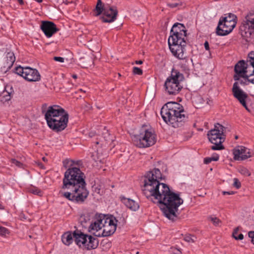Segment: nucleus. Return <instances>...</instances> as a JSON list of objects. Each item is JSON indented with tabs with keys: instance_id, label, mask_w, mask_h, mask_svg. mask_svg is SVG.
<instances>
[{
	"instance_id": "nucleus-1",
	"label": "nucleus",
	"mask_w": 254,
	"mask_h": 254,
	"mask_svg": "<svg viewBox=\"0 0 254 254\" xmlns=\"http://www.w3.org/2000/svg\"><path fill=\"white\" fill-rule=\"evenodd\" d=\"M142 190L147 198L162 205L161 209L168 219L172 221L179 219L178 207L184 200L179 194L171 191L167 185L159 183L152 187L148 186Z\"/></svg>"
},
{
	"instance_id": "nucleus-2",
	"label": "nucleus",
	"mask_w": 254,
	"mask_h": 254,
	"mask_svg": "<svg viewBox=\"0 0 254 254\" xmlns=\"http://www.w3.org/2000/svg\"><path fill=\"white\" fill-rule=\"evenodd\" d=\"M161 115L163 120L174 127L183 126L188 121L184 107L176 102H169L161 108Z\"/></svg>"
},
{
	"instance_id": "nucleus-3",
	"label": "nucleus",
	"mask_w": 254,
	"mask_h": 254,
	"mask_svg": "<svg viewBox=\"0 0 254 254\" xmlns=\"http://www.w3.org/2000/svg\"><path fill=\"white\" fill-rule=\"evenodd\" d=\"M85 175L79 168L72 167L68 168L64 173L63 180V189H74L79 190L89 194L86 188Z\"/></svg>"
},
{
	"instance_id": "nucleus-4",
	"label": "nucleus",
	"mask_w": 254,
	"mask_h": 254,
	"mask_svg": "<svg viewBox=\"0 0 254 254\" xmlns=\"http://www.w3.org/2000/svg\"><path fill=\"white\" fill-rule=\"evenodd\" d=\"M133 144L140 148H145L154 145L156 142V135L150 127L144 125L139 129L138 134L132 138Z\"/></svg>"
},
{
	"instance_id": "nucleus-5",
	"label": "nucleus",
	"mask_w": 254,
	"mask_h": 254,
	"mask_svg": "<svg viewBox=\"0 0 254 254\" xmlns=\"http://www.w3.org/2000/svg\"><path fill=\"white\" fill-rule=\"evenodd\" d=\"M171 35L168 39L169 48L175 46H186L187 30L183 24L175 23L170 31Z\"/></svg>"
},
{
	"instance_id": "nucleus-6",
	"label": "nucleus",
	"mask_w": 254,
	"mask_h": 254,
	"mask_svg": "<svg viewBox=\"0 0 254 254\" xmlns=\"http://www.w3.org/2000/svg\"><path fill=\"white\" fill-rule=\"evenodd\" d=\"M184 79L183 74L173 68L171 75L167 78L164 85L166 92L169 95L178 94L183 88L180 82Z\"/></svg>"
},
{
	"instance_id": "nucleus-7",
	"label": "nucleus",
	"mask_w": 254,
	"mask_h": 254,
	"mask_svg": "<svg viewBox=\"0 0 254 254\" xmlns=\"http://www.w3.org/2000/svg\"><path fill=\"white\" fill-rule=\"evenodd\" d=\"M95 11V16L103 13L101 19L105 23H111L115 21L118 14L116 6H111L109 4H103L101 0H97Z\"/></svg>"
},
{
	"instance_id": "nucleus-8",
	"label": "nucleus",
	"mask_w": 254,
	"mask_h": 254,
	"mask_svg": "<svg viewBox=\"0 0 254 254\" xmlns=\"http://www.w3.org/2000/svg\"><path fill=\"white\" fill-rule=\"evenodd\" d=\"M226 127L217 123L214 125L213 129L209 130L207 133V136L209 141L213 145L211 146V149L213 150H220L224 149L222 143L225 140L224 132Z\"/></svg>"
},
{
	"instance_id": "nucleus-9",
	"label": "nucleus",
	"mask_w": 254,
	"mask_h": 254,
	"mask_svg": "<svg viewBox=\"0 0 254 254\" xmlns=\"http://www.w3.org/2000/svg\"><path fill=\"white\" fill-rule=\"evenodd\" d=\"M74 241L79 247L87 250L96 249L98 246V240L91 236L84 234L79 230L73 233Z\"/></svg>"
},
{
	"instance_id": "nucleus-10",
	"label": "nucleus",
	"mask_w": 254,
	"mask_h": 254,
	"mask_svg": "<svg viewBox=\"0 0 254 254\" xmlns=\"http://www.w3.org/2000/svg\"><path fill=\"white\" fill-rule=\"evenodd\" d=\"M237 17L233 13L221 17L216 28V33L219 36H226L232 32L237 23Z\"/></svg>"
},
{
	"instance_id": "nucleus-11",
	"label": "nucleus",
	"mask_w": 254,
	"mask_h": 254,
	"mask_svg": "<svg viewBox=\"0 0 254 254\" xmlns=\"http://www.w3.org/2000/svg\"><path fill=\"white\" fill-rule=\"evenodd\" d=\"M186 46H175L170 49L173 55L179 60V65L184 70H189L192 63V60L190 58L186 53Z\"/></svg>"
},
{
	"instance_id": "nucleus-12",
	"label": "nucleus",
	"mask_w": 254,
	"mask_h": 254,
	"mask_svg": "<svg viewBox=\"0 0 254 254\" xmlns=\"http://www.w3.org/2000/svg\"><path fill=\"white\" fill-rule=\"evenodd\" d=\"M15 72L19 75L22 76L25 80L30 82L38 81L41 79L39 71L35 68L29 66H17L15 68Z\"/></svg>"
},
{
	"instance_id": "nucleus-13",
	"label": "nucleus",
	"mask_w": 254,
	"mask_h": 254,
	"mask_svg": "<svg viewBox=\"0 0 254 254\" xmlns=\"http://www.w3.org/2000/svg\"><path fill=\"white\" fill-rule=\"evenodd\" d=\"M69 191L62 192V195L64 197L74 202L82 203L87 199L89 194L83 191L74 189H68Z\"/></svg>"
},
{
	"instance_id": "nucleus-14",
	"label": "nucleus",
	"mask_w": 254,
	"mask_h": 254,
	"mask_svg": "<svg viewBox=\"0 0 254 254\" xmlns=\"http://www.w3.org/2000/svg\"><path fill=\"white\" fill-rule=\"evenodd\" d=\"M162 179V174L158 169H154L149 171L146 174L143 189H147L148 186L151 187L160 183L159 180Z\"/></svg>"
},
{
	"instance_id": "nucleus-15",
	"label": "nucleus",
	"mask_w": 254,
	"mask_h": 254,
	"mask_svg": "<svg viewBox=\"0 0 254 254\" xmlns=\"http://www.w3.org/2000/svg\"><path fill=\"white\" fill-rule=\"evenodd\" d=\"M104 226L102 234L103 237H108L113 235L117 229V220L115 217L106 218L103 217Z\"/></svg>"
},
{
	"instance_id": "nucleus-16",
	"label": "nucleus",
	"mask_w": 254,
	"mask_h": 254,
	"mask_svg": "<svg viewBox=\"0 0 254 254\" xmlns=\"http://www.w3.org/2000/svg\"><path fill=\"white\" fill-rule=\"evenodd\" d=\"M232 91L234 97L239 101L240 103L248 111L250 112V109L248 108L246 103V100L248 98V95L240 88L238 82H236L233 84Z\"/></svg>"
},
{
	"instance_id": "nucleus-17",
	"label": "nucleus",
	"mask_w": 254,
	"mask_h": 254,
	"mask_svg": "<svg viewBox=\"0 0 254 254\" xmlns=\"http://www.w3.org/2000/svg\"><path fill=\"white\" fill-rule=\"evenodd\" d=\"M254 12H250L245 17V20L243 22L241 29L249 33L250 35H254Z\"/></svg>"
},
{
	"instance_id": "nucleus-18",
	"label": "nucleus",
	"mask_w": 254,
	"mask_h": 254,
	"mask_svg": "<svg viewBox=\"0 0 254 254\" xmlns=\"http://www.w3.org/2000/svg\"><path fill=\"white\" fill-rule=\"evenodd\" d=\"M40 28L48 38L52 37L59 31V29L57 27L56 25L54 22L49 21H42Z\"/></svg>"
},
{
	"instance_id": "nucleus-19",
	"label": "nucleus",
	"mask_w": 254,
	"mask_h": 254,
	"mask_svg": "<svg viewBox=\"0 0 254 254\" xmlns=\"http://www.w3.org/2000/svg\"><path fill=\"white\" fill-rule=\"evenodd\" d=\"M233 153L235 160H244L251 156L250 150L244 146H238L234 149Z\"/></svg>"
},
{
	"instance_id": "nucleus-20",
	"label": "nucleus",
	"mask_w": 254,
	"mask_h": 254,
	"mask_svg": "<svg viewBox=\"0 0 254 254\" xmlns=\"http://www.w3.org/2000/svg\"><path fill=\"white\" fill-rule=\"evenodd\" d=\"M244 79L245 80L254 73V51L251 52L246 62Z\"/></svg>"
},
{
	"instance_id": "nucleus-21",
	"label": "nucleus",
	"mask_w": 254,
	"mask_h": 254,
	"mask_svg": "<svg viewBox=\"0 0 254 254\" xmlns=\"http://www.w3.org/2000/svg\"><path fill=\"white\" fill-rule=\"evenodd\" d=\"M63 111L64 109L58 105L49 106L45 113V118L47 123Z\"/></svg>"
},
{
	"instance_id": "nucleus-22",
	"label": "nucleus",
	"mask_w": 254,
	"mask_h": 254,
	"mask_svg": "<svg viewBox=\"0 0 254 254\" xmlns=\"http://www.w3.org/2000/svg\"><path fill=\"white\" fill-rule=\"evenodd\" d=\"M246 62L244 60L240 61L235 66V74L234 76L235 80H239L240 77L244 78Z\"/></svg>"
},
{
	"instance_id": "nucleus-23",
	"label": "nucleus",
	"mask_w": 254,
	"mask_h": 254,
	"mask_svg": "<svg viewBox=\"0 0 254 254\" xmlns=\"http://www.w3.org/2000/svg\"><path fill=\"white\" fill-rule=\"evenodd\" d=\"M68 118H64V119L58 120V122L54 123L52 126L48 125V126L52 130L59 132L63 130L67 126Z\"/></svg>"
},
{
	"instance_id": "nucleus-24",
	"label": "nucleus",
	"mask_w": 254,
	"mask_h": 254,
	"mask_svg": "<svg viewBox=\"0 0 254 254\" xmlns=\"http://www.w3.org/2000/svg\"><path fill=\"white\" fill-rule=\"evenodd\" d=\"M121 201L129 209L132 211H136L139 209V206L137 202L133 199L126 198L125 196L120 197Z\"/></svg>"
},
{
	"instance_id": "nucleus-25",
	"label": "nucleus",
	"mask_w": 254,
	"mask_h": 254,
	"mask_svg": "<svg viewBox=\"0 0 254 254\" xmlns=\"http://www.w3.org/2000/svg\"><path fill=\"white\" fill-rule=\"evenodd\" d=\"M103 217L104 216H99L94 222L92 223L90 226L89 229L91 230H95L98 231L101 229L104 226Z\"/></svg>"
},
{
	"instance_id": "nucleus-26",
	"label": "nucleus",
	"mask_w": 254,
	"mask_h": 254,
	"mask_svg": "<svg viewBox=\"0 0 254 254\" xmlns=\"http://www.w3.org/2000/svg\"><path fill=\"white\" fill-rule=\"evenodd\" d=\"M15 61V57L13 52H8L6 54L5 63L4 67L7 69H9Z\"/></svg>"
},
{
	"instance_id": "nucleus-27",
	"label": "nucleus",
	"mask_w": 254,
	"mask_h": 254,
	"mask_svg": "<svg viewBox=\"0 0 254 254\" xmlns=\"http://www.w3.org/2000/svg\"><path fill=\"white\" fill-rule=\"evenodd\" d=\"M64 118H68V115L64 109L63 111L59 114H57L56 116H55L54 118H53L51 121L48 122L47 125H53V123H55L58 122V120L64 119Z\"/></svg>"
},
{
	"instance_id": "nucleus-28",
	"label": "nucleus",
	"mask_w": 254,
	"mask_h": 254,
	"mask_svg": "<svg viewBox=\"0 0 254 254\" xmlns=\"http://www.w3.org/2000/svg\"><path fill=\"white\" fill-rule=\"evenodd\" d=\"M73 238V235L70 232H66L62 236V240L64 244L69 246L72 243Z\"/></svg>"
},
{
	"instance_id": "nucleus-29",
	"label": "nucleus",
	"mask_w": 254,
	"mask_h": 254,
	"mask_svg": "<svg viewBox=\"0 0 254 254\" xmlns=\"http://www.w3.org/2000/svg\"><path fill=\"white\" fill-rule=\"evenodd\" d=\"M239 228H236L232 233L233 237L236 240H242L244 238V236L242 234H238Z\"/></svg>"
},
{
	"instance_id": "nucleus-30",
	"label": "nucleus",
	"mask_w": 254,
	"mask_h": 254,
	"mask_svg": "<svg viewBox=\"0 0 254 254\" xmlns=\"http://www.w3.org/2000/svg\"><path fill=\"white\" fill-rule=\"evenodd\" d=\"M29 192L31 193L36 194L39 196H41L42 195V191L36 187H32L29 189Z\"/></svg>"
},
{
	"instance_id": "nucleus-31",
	"label": "nucleus",
	"mask_w": 254,
	"mask_h": 254,
	"mask_svg": "<svg viewBox=\"0 0 254 254\" xmlns=\"http://www.w3.org/2000/svg\"><path fill=\"white\" fill-rule=\"evenodd\" d=\"M6 88L7 87L5 88V91L3 92V97L5 98V101H9L11 99L12 88L11 87L10 88V91H7L6 90Z\"/></svg>"
},
{
	"instance_id": "nucleus-32",
	"label": "nucleus",
	"mask_w": 254,
	"mask_h": 254,
	"mask_svg": "<svg viewBox=\"0 0 254 254\" xmlns=\"http://www.w3.org/2000/svg\"><path fill=\"white\" fill-rule=\"evenodd\" d=\"M239 172L242 175L245 176H250L251 175V173L250 171L245 167H242L239 169Z\"/></svg>"
},
{
	"instance_id": "nucleus-33",
	"label": "nucleus",
	"mask_w": 254,
	"mask_h": 254,
	"mask_svg": "<svg viewBox=\"0 0 254 254\" xmlns=\"http://www.w3.org/2000/svg\"><path fill=\"white\" fill-rule=\"evenodd\" d=\"M184 240L188 243H194L196 239V237L193 235H185L184 238Z\"/></svg>"
},
{
	"instance_id": "nucleus-34",
	"label": "nucleus",
	"mask_w": 254,
	"mask_h": 254,
	"mask_svg": "<svg viewBox=\"0 0 254 254\" xmlns=\"http://www.w3.org/2000/svg\"><path fill=\"white\" fill-rule=\"evenodd\" d=\"M209 219L213 223L215 226L218 225L220 223V220L216 217L210 216Z\"/></svg>"
},
{
	"instance_id": "nucleus-35",
	"label": "nucleus",
	"mask_w": 254,
	"mask_h": 254,
	"mask_svg": "<svg viewBox=\"0 0 254 254\" xmlns=\"http://www.w3.org/2000/svg\"><path fill=\"white\" fill-rule=\"evenodd\" d=\"M9 233V230L2 226H0V235L1 236H5L6 234Z\"/></svg>"
},
{
	"instance_id": "nucleus-36",
	"label": "nucleus",
	"mask_w": 254,
	"mask_h": 254,
	"mask_svg": "<svg viewBox=\"0 0 254 254\" xmlns=\"http://www.w3.org/2000/svg\"><path fill=\"white\" fill-rule=\"evenodd\" d=\"M10 162L12 164L15 165L19 168H23V164L22 163L15 159H11Z\"/></svg>"
},
{
	"instance_id": "nucleus-37",
	"label": "nucleus",
	"mask_w": 254,
	"mask_h": 254,
	"mask_svg": "<svg viewBox=\"0 0 254 254\" xmlns=\"http://www.w3.org/2000/svg\"><path fill=\"white\" fill-rule=\"evenodd\" d=\"M132 72L134 74H137V75H142L143 73L142 70L137 67H133Z\"/></svg>"
},
{
	"instance_id": "nucleus-38",
	"label": "nucleus",
	"mask_w": 254,
	"mask_h": 254,
	"mask_svg": "<svg viewBox=\"0 0 254 254\" xmlns=\"http://www.w3.org/2000/svg\"><path fill=\"white\" fill-rule=\"evenodd\" d=\"M233 186L237 189L241 188V184L237 178L234 179Z\"/></svg>"
},
{
	"instance_id": "nucleus-39",
	"label": "nucleus",
	"mask_w": 254,
	"mask_h": 254,
	"mask_svg": "<svg viewBox=\"0 0 254 254\" xmlns=\"http://www.w3.org/2000/svg\"><path fill=\"white\" fill-rule=\"evenodd\" d=\"M105 136L104 137V139L105 141H106L107 143L110 142V141H112L113 139L112 138H111L110 135L108 133H106V134H105Z\"/></svg>"
},
{
	"instance_id": "nucleus-40",
	"label": "nucleus",
	"mask_w": 254,
	"mask_h": 254,
	"mask_svg": "<svg viewBox=\"0 0 254 254\" xmlns=\"http://www.w3.org/2000/svg\"><path fill=\"white\" fill-rule=\"evenodd\" d=\"M245 80H247L248 81L254 84V73H253L252 75H250L247 78H246Z\"/></svg>"
},
{
	"instance_id": "nucleus-41",
	"label": "nucleus",
	"mask_w": 254,
	"mask_h": 254,
	"mask_svg": "<svg viewBox=\"0 0 254 254\" xmlns=\"http://www.w3.org/2000/svg\"><path fill=\"white\" fill-rule=\"evenodd\" d=\"M248 235L249 237L251 238L252 242L254 244V231L249 232Z\"/></svg>"
},
{
	"instance_id": "nucleus-42",
	"label": "nucleus",
	"mask_w": 254,
	"mask_h": 254,
	"mask_svg": "<svg viewBox=\"0 0 254 254\" xmlns=\"http://www.w3.org/2000/svg\"><path fill=\"white\" fill-rule=\"evenodd\" d=\"M54 60L57 62H59L61 63L64 62V58L60 57H55L54 58Z\"/></svg>"
},
{
	"instance_id": "nucleus-43",
	"label": "nucleus",
	"mask_w": 254,
	"mask_h": 254,
	"mask_svg": "<svg viewBox=\"0 0 254 254\" xmlns=\"http://www.w3.org/2000/svg\"><path fill=\"white\" fill-rule=\"evenodd\" d=\"M213 160L211 159V157H207L204 158V163L206 164H209L211 161Z\"/></svg>"
},
{
	"instance_id": "nucleus-44",
	"label": "nucleus",
	"mask_w": 254,
	"mask_h": 254,
	"mask_svg": "<svg viewBox=\"0 0 254 254\" xmlns=\"http://www.w3.org/2000/svg\"><path fill=\"white\" fill-rule=\"evenodd\" d=\"M179 5H182L181 3L179 4L178 3H168V5L171 8H174L177 6H178Z\"/></svg>"
},
{
	"instance_id": "nucleus-45",
	"label": "nucleus",
	"mask_w": 254,
	"mask_h": 254,
	"mask_svg": "<svg viewBox=\"0 0 254 254\" xmlns=\"http://www.w3.org/2000/svg\"><path fill=\"white\" fill-rule=\"evenodd\" d=\"M219 156L218 154H215L211 157V159L214 161H217L219 160Z\"/></svg>"
},
{
	"instance_id": "nucleus-46",
	"label": "nucleus",
	"mask_w": 254,
	"mask_h": 254,
	"mask_svg": "<svg viewBox=\"0 0 254 254\" xmlns=\"http://www.w3.org/2000/svg\"><path fill=\"white\" fill-rule=\"evenodd\" d=\"M85 108H86V109L87 110H90V109H92L91 106L90 105V104H89L88 103H85Z\"/></svg>"
},
{
	"instance_id": "nucleus-47",
	"label": "nucleus",
	"mask_w": 254,
	"mask_h": 254,
	"mask_svg": "<svg viewBox=\"0 0 254 254\" xmlns=\"http://www.w3.org/2000/svg\"><path fill=\"white\" fill-rule=\"evenodd\" d=\"M222 193L224 195H225V194H234V192L233 191H223L222 192Z\"/></svg>"
},
{
	"instance_id": "nucleus-48",
	"label": "nucleus",
	"mask_w": 254,
	"mask_h": 254,
	"mask_svg": "<svg viewBox=\"0 0 254 254\" xmlns=\"http://www.w3.org/2000/svg\"><path fill=\"white\" fill-rule=\"evenodd\" d=\"M173 254H181V252L178 249H174L172 251Z\"/></svg>"
},
{
	"instance_id": "nucleus-49",
	"label": "nucleus",
	"mask_w": 254,
	"mask_h": 254,
	"mask_svg": "<svg viewBox=\"0 0 254 254\" xmlns=\"http://www.w3.org/2000/svg\"><path fill=\"white\" fill-rule=\"evenodd\" d=\"M204 47H205V49L206 50H209V43L207 41H205L204 44Z\"/></svg>"
},
{
	"instance_id": "nucleus-50",
	"label": "nucleus",
	"mask_w": 254,
	"mask_h": 254,
	"mask_svg": "<svg viewBox=\"0 0 254 254\" xmlns=\"http://www.w3.org/2000/svg\"><path fill=\"white\" fill-rule=\"evenodd\" d=\"M80 219L82 222V221H84L85 222H86V216L85 215H81L80 216Z\"/></svg>"
},
{
	"instance_id": "nucleus-51",
	"label": "nucleus",
	"mask_w": 254,
	"mask_h": 254,
	"mask_svg": "<svg viewBox=\"0 0 254 254\" xmlns=\"http://www.w3.org/2000/svg\"><path fill=\"white\" fill-rule=\"evenodd\" d=\"M135 63L136 64H142L143 63V62L141 60L136 61H135Z\"/></svg>"
},
{
	"instance_id": "nucleus-52",
	"label": "nucleus",
	"mask_w": 254,
	"mask_h": 254,
	"mask_svg": "<svg viewBox=\"0 0 254 254\" xmlns=\"http://www.w3.org/2000/svg\"><path fill=\"white\" fill-rule=\"evenodd\" d=\"M18 2L21 4L23 5L24 4V1L23 0H17Z\"/></svg>"
},
{
	"instance_id": "nucleus-53",
	"label": "nucleus",
	"mask_w": 254,
	"mask_h": 254,
	"mask_svg": "<svg viewBox=\"0 0 254 254\" xmlns=\"http://www.w3.org/2000/svg\"><path fill=\"white\" fill-rule=\"evenodd\" d=\"M89 135L90 137H93L94 135V133L91 132L89 133Z\"/></svg>"
},
{
	"instance_id": "nucleus-54",
	"label": "nucleus",
	"mask_w": 254,
	"mask_h": 254,
	"mask_svg": "<svg viewBox=\"0 0 254 254\" xmlns=\"http://www.w3.org/2000/svg\"><path fill=\"white\" fill-rule=\"evenodd\" d=\"M72 77L73 78L76 79V78H77V75H76V74H73V75H72Z\"/></svg>"
},
{
	"instance_id": "nucleus-55",
	"label": "nucleus",
	"mask_w": 254,
	"mask_h": 254,
	"mask_svg": "<svg viewBox=\"0 0 254 254\" xmlns=\"http://www.w3.org/2000/svg\"><path fill=\"white\" fill-rule=\"evenodd\" d=\"M20 217L21 218V219L23 218L24 219H26V218L25 217V216L23 215V217H22V215H20Z\"/></svg>"
},
{
	"instance_id": "nucleus-56",
	"label": "nucleus",
	"mask_w": 254,
	"mask_h": 254,
	"mask_svg": "<svg viewBox=\"0 0 254 254\" xmlns=\"http://www.w3.org/2000/svg\"><path fill=\"white\" fill-rule=\"evenodd\" d=\"M0 209H3V207L2 206V205L0 204Z\"/></svg>"
},
{
	"instance_id": "nucleus-57",
	"label": "nucleus",
	"mask_w": 254,
	"mask_h": 254,
	"mask_svg": "<svg viewBox=\"0 0 254 254\" xmlns=\"http://www.w3.org/2000/svg\"><path fill=\"white\" fill-rule=\"evenodd\" d=\"M240 84H243V81L242 80L240 81Z\"/></svg>"
},
{
	"instance_id": "nucleus-58",
	"label": "nucleus",
	"mask_w": 254,
	"mask_h": 254,
	"mask_svg": "<svg viewBox=\"0 0 254 254\" xmlns=\"http://www.w3.org/2000/svg\"><path fill=\"white\" fill-rule=\"evenodd\" d=\"M96 143L97 144H99V141H96Z\"/></svg>"
},
{
	"instance_id": "nucleus-59",
	"label": "nucleus",
	"mask_w": 254,
	"mask_h": 254,
	"mask_svg": "<svg viewBox=\"0 0 254 254\" xmlns=\"http://www.w3.org/2000/svg\"><path fill=\"white\" fill-rule=\"evenodd\" d=\"M238 138V136H237V135H236V136H235V138H236V139H237Z\"/></svg>"
},
{
	"instance_id": "nucleus-60",
	"label": "nucleus",
	"mask_w": 254,
	"mask_h": 254,
	"mask_svg": "<svg viewBox=\"0 0 254 254\" xmlns=\"http://www.w3.org/2000/svg\"><path fill=\"white\" fill-rule=\"evenodd\" d=\"M43 160L44 161H45V157H43Z\"/></svg>"
},
{
	"instance_id": "nucleus-61",
	"label": "nucleus",
	"mask_w": 254,
	"mask_h": 254,
	"mask_svg": "<svg viewBox=\"0 0 254 254\" xmlns=\"http://www.w3.org/2000/svg\"><path fill=\"white\" fill-rule=\"evenodd\" d=\"M41 165H42V163L39 164V165H40V166H41Z\"/></svg>"
},
{
	"instance_id": "nucleus-62",
	"label": "nucleus",
	"mask_w": 254,
	"mask_h": 254,
	"mask_svg": "<svg viewBox=\"0 0 254 254\" xmlns=\"http://www.w3.org/2000/svg\"><path fill=\"white\" fill-rule=\"evenodd\" d=\"M41 165H42V163L39 164V165H40V166H41Z\"/></svg>"
},
{
	"instance_id": "nucleus-63",
	"label": "nucleus",
	"mask_w": 254,
	"mask_h": 254,
	"mask_svg": "<svg viewBox=\"0 0 254 254\" xmlns=\"http://www.w3.org/2000/svg\"><path fill=\"white\" fill-rule=\"evenodd\" d=\"M41 165H42V163L39 164V165H40V166H41Z\"/></svg>"
},
{
	"instance_id": "nucleus-64",
	"label": "nucleus",
	"mask_w": 254,
	"mask_h": 254,
	"mask_svg": "<svg viewBox=\"0 0 254 254\" xmlns=\"http://www.w3.org/2000/svg\"><path fill=\"white\" fill-rule=\"evenodd\" d=\"M136 254H139V252H136Z\"/></svg>"
}]
</instances>
